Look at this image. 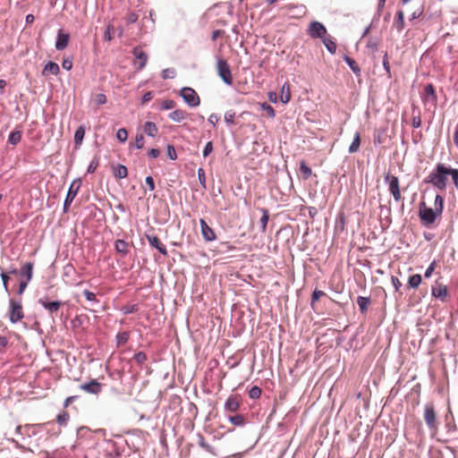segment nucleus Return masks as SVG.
Returning a JSON list of instances; mask_svg holds the SVG:
<instances>
[{"label": "nucleus", "instance_id": "nucleus-1", "mask_svg": "<svg viewBox=\"0 0 458 458\" xmlns=\"http://www.w3.org/2000/svg\"><path fill=\"white\" fill-rule=\"evenodd\" d=\"M443 210L444 198L439 194L435 198L434 208L428 207L424 201H421L419 205V217L421 224L425 226H430L437 217L442 216Z\"/></svg>", "mask_w": 458, "mask_h": 458}, {"label": "nucleus", "instance_id": "nucleus-2", "mask_svg": "<svg viewBox=\"0 0 458 458\" xmlns=\"http://www.w3.org/2000/svg\"><path fill=\"white\" fill-rule=\"evenodd\" d=\"M424 182L432 184L440 191H445L447 185V166L442 163L437 164Z\"/></svg>", "mask_w": 458, "mask_h": 458}, {"label": "nucleus", "instance_id": "nucleus-3", "mask_svg": "<svg viewBox=\"0 0 458 458\" xmlns=\"http://www.w3.org/2000/svg\"><path fill=\"white\" fill-rule=\"evenodd\" d=\"M423 417L428 428L436 433L438 429V422L436 408L432 402L425 404Z\"/></svg>", "mask_w": 458, "mask_h": 458}, {"label": "nucleus", "instance_id": "nucleus-4", "mask_svg": "<svg viewBox=\"0 0 458 458\" xmlns=\"http://www.w3.org/2000/svg\"><path fill=\"white\" fill-rule=\"evenodd\" d=\"M216 71L219 77L223 80V81L227 85L233 84V75L231 72V68L225 59H218L216 62Z\"/></svg>", "mask_w": 458, "mask_h": 458}, {"label": "nucleus", "instance_id": "nucleus-5", "mask_svg": "<svg viewBox=\"0 0 458 458\" xmlns=\"http://www.w3.org/2000/svg\"><path fill=\"white\" fill-rule=\"evenodd\" d=\"M386 182L388 183V189L395 201L402 199V194L400 191L399 179L395 175L387 174L385 177Z\"/></svg>", "mask_w": 458, "mask_h": 458}, {"label": "nucleus", "instance_id": "nucleus-6", "mask_svg": "<svg viewBox=\"0 0 458 458\" xmlns=\"http://www.w3.org/2000/svg\"><path fill=\"white\" fill-rule=\"evenodd\" d=\"M431 294L442 302H445L449 295L448 288L439 280H436L431 287Z\"/></svg>", "mask_w": 458, "mask_h": 458}, {"label": "nucleus", "instance_id": "nucleus-7", "mask_svg": "<svg viewBox=\"0 0 458 458\" xmlns=\"http://www.w3.org/2000/svg\"><path fill=\"white\" fill-rule=\"evenodd\" d=\"M181 96L183 100L192 107L198 106L200 104V98L198 96L197 92L191 88H182L181 89Z\"/></svg>", "mask_w": 458, "mask_h": 458}, {"label": "nucleus", "instance_id": "nucleus-8", "mask_svg": "<svg viewBox=\"0 0 458 458\" xmlns=\"http://www.w3.org/2000/svg\"><path fill=\"white\" fill-rule=\"evenodd\" d=\"M10 320L12 323H17L21 320L24 317V313L22 310V305L21 302L15 301L14 300H10Z\"/></svg>", "mask_w": 458, "mask_h": 458}, {"label": "nucleus", "instance_id": "nucleus-9", "mask_svg": "<svg viewBox=\"0 0 458 458\" xmlns=\"http://www.w3.org/2000/svg\"><path fill=\"white\" fill-rule=\"evenodd\" d=\"M132 54L135 57L134 65H136L139 70L143 69L148 62L147 54L140 47H134Z\"/></svg>", "mask_w": 458, "mask_h": 458}, {"label": "nucleus", "instance_id": "nucleus-10", "mask_svg": "<svg viewBox=\"0 0 458 458\" xmlns=\"http://www.w3.org/2000/svg\"><path fill=\"white\" fill-rule=\"evenodd\" d=\"M308 31L309 35L314 38H322L327 33L325 26L318 21H312Z\"/></svg>", "mask_w": 458, "mask_h": 458}, {"label": "nucleus", "instance_id": "nucleus-11", "mask_svg": "<svg viewBox=\"0 0 458 458\" xmlns=\"http://www.w3.org/2000/svg\"><path fill=\"white\" fill-rule=\"evenodd\" d=\"M80 388L89 394H98L102 391V385L96 379L80 386Z\"/></svg>", "mask_w": 458, "mask_h": 458}, {"label": "nucleus", "instance_id": "nucleus-12", "mask_svg": "<svg viewBox=\"0 0 458 458\" xmlns=\"http://www.w3.org/2000/svg\"><path fill=\"white\" fill-rule=\"evenodd\" d=\"M199 223H200L201 233H202L203 238L207 242H211V241L216 240V235L214 230L208 226V225L206 223V221L204 219H200Z\"/></svg>", "mask_w": 458, "mask_h": 458}, {"label": "nucleus", "instance_id": "nucleus-13", "mask_svg": "<svg viewBox=\"0 0 458 458\" xmlns=\"http://www.w3.org/2000/svg\"><path fill=\"white\" fill-rule=\"evenodd\" d=\"M146 237L152 247L157 249L164 256H167V250L165 246L161 242L160 239L157 235L148 234Z\"/></svg>", "mask_w": 458, "mask_h": 458}, {"label": "nucleus", "instance_id": "nucleus-14", "mask_svg": "<svg viewBox=\"0 0 458 458\" xmlns=\"http://www.w3.org/2000/svg\"><path fill=\"white\" fill-rule=\"evenodd\" d=\"M38 302L51 314L56 313L63 304L60 301H47L45 299H39Z\"/></svg>", "mask_w": 458, "mask_h": 458}, {"label": "nucleus", "instance_id": "nucleus-15", "mask_svg": "<svg viewBox=\"0 0 458 458\" xmlns=\"http://www.w3.org/2000/svg\"><path fill=\"white\" fill-rule=\"evenodd\" d=\"M240 408V397L237 395H231L227 398L225 403V409L231 412H235Z\"/></svg>", "mask_w": 458, "mask_h": 458}, {"label": "nucleus", "instance_id": "nucleus-16", "mask_svg": "<svg viewBox=\"0 0 458 458\" xmlns=\"http://www.w3.org/2000/svg\"><path fill=\"white\" fill-rule=\"evenodd\" d=\"M69 39V34L63 33L62 30H59L57 34V39L55 42V48L57 50H64L68 46Z\"/></svg>", "mask_w": 458, "mask_h": 458}, {"label": "nucleus", "instance_id": "nucleus-17", "mask_svg": "<svg viewBox=\"0 0 458 458\" xmlns=\"http://www.w3.org/2000/svg\"><path fill=\"white\" fill-rule=\"evenodd\" d=\"M19 274L21 277H24L27 280V282H30L32 278L33 274V263H25L20 269Z\"/></svg>", "mask_w": 458, "mask_h": 458}, {"label": "nucleus", "instance_id": "nucleus-18", "mask_svg": "<svg viewBox=\"0 0 458 458\" xmlns=\"http://www.w3.org/2000/svg\"><path fill=\"white\" fill-rule=\"evenodd\" d=\"M437 99V97L434 86L432 84H428L425 87V95L423 97L424 102L432 101L434 104H436Z\"/></svg>", "mask_w": 458, "mask_h": 458}, {"label": "nucleus", "instance_id": "nucleus-19", "mask_svg": "<svg viewBox=\"0 0 458 458\" xmlns=\"http://www.w3.org/2000/svg\"><path fill=\"white\" fill-rule=\"evenodd\" d=\"M59 72H60L59 65L56 63L50 61L45 65V67L42 71V74L47 75L48 73H51L53 75H57L59 73Z\"/></svg>", "mask_w": 458, "mask_h": 458}, {"label": "nucleus", "instance_id": "nucleus-20", "mask_svg": "<svg viewBox=\"0 0 458 458\" xmlns=\"http://www.w3.org/2000/svg\"><path fill=\"white\" fill-rule=\"evenodd\" d=\"M115 250L121 253L123 256H126L129 253V243L124 240H116L114 242Z\"/></svg>", "mask_w": 458, "mask_h": 458}, {"label": "nucleus", "instance_id": "nucleus-21", "mask_svg": "<svg viewBox=\"0 0 458 458\" xmlns=\"http://www.w3.org/2000/svg\"><path fill=\"white\" fill-rule=\"evenodd\" d=\"M188 116V114L185 110H182V109H176L174 111H173L170 114H169V118L174 121V122H177V123H181L182 121H183L184 119H186Z\"/></svg>", "mask_w": 458, "mask_h": 458}, {"label": "nucleus", "instance_id": "nucleus-22", "mask_svg": "<svg viewBox=\"0 0 458 458\" xmlns=\"http://www.w3.org/2000/svg\"><path fill=\"white\" fill-rule=\"evenodd\" d=\"M198 445L202 448L204 449L205 451L208 452L209 454H213V455H216L217 453H216V450L215 447H213L212 445H210L209 444H208L205 440V437L202 436V435H199L198 436Z\"/></svg>", "mask_w": 458, "mask_h": 458}, {"label": "nucleus", "instance_id": "nucleus-23", "mask_svg": "<svg viewBox=\"0 0 458 458\" xmlns=\"http://www.w3.org/2000/svg\"><path fill=\"white\" fill-rule=\"evenodd\" d=\"M79 188H80V185H77L75 187V183L74 182L72 183V185L70 186V189L68 191L65 201H64V208H66L72 202L73 199L77 195Z\"/></svg>", "mask_w": 458, "mask_h": 458}, {"label": "nucleus", "instance_id": "nucleus-24", "mask_svg": "<svg viewBox=\"0 0 458 458\" xmlns=\"http://www.w3.org/2000/svg\"><path fill=\"white\" fill-rule=\"evenodd\" d=\"M114 175L118 179H123L128 175V169L123 165H116L113 166Z\"/></svg>", "mask_w": 458, "mask_h": 458}, {"label": "nucleus", "instance_id": "nucleus-25", "mask_svg": "<svg viewBox=\"0 0 458 458\" xmlns=\"http://www.w3.org/2000/svg\"><path fill=\"white\" fill-rule=\"evenodd\" d=\"M280 98H281V101L284 104H286V103H288L290 101V99H291V90H290L289 83H284L282 86Z\"/></svg>", "mask_w": 458, "mask_h": 458}, {"label": "nucleus", "instance_id": "nucleus-26", "mask_svg": "<svg viewBox=\"0 0 458 458\" xmlns=\"http://www.w3.org/2000/svg\"><path fill=\"white\" fill-rule=\"evenodd\" d=\"M85 135V128L83 125L78 127L74 133L75 147L78 148L81 145Z\"/></svg>", "mask_w": 458, "mask_h": 458}, {"label": "nucleus", "instance_id": "nucleus-27", "mask_svg": "<svg viewBox=\"0 0 458 458\" xmlns=\"http://www.w3.org/2000/svg\"><path fill=\"white\" fill-rule=\"evenodd\" d=\"M144 131L150 137H155L157 134L158 129L156 123L152 122H146L144 124Z\"/></svg>", "mask_w": 458, "mask_h": 458}, {"label": "nucleus", "instance_id": "nucleus-28", "mask_svg": "<svg viewBox=\"0 0 458 458\" xmlns=\"http://www.w3.org/2000/svg\"><path fill=\"white\" fill-rule=\"evenodd\" d=\"M422 282V277L420 274H414L411 276L408 279V287L416 289L420 286Z\"/></svg>", "mask_w": 458, "mask_h": 458}, {"label": "nucleus", "instance_id": "nucleus-29", "mask_svg": "<svg viewBox=\"0 0 458 458\" xmlns=\"http://www.w3.org/2000/svg\"><path fill=\"white\" fill-rule=\"evenodd\" d=\"M394 26L398 31H402L404 28V13L401 10L396 13Z\"/></svg>", "mask_w": 458, "mask_h": 458}, {"label": "nucleus", "instance_id": "nucleus-30", "mask_svg": "<svg viewBox=\"0 0 458 458\" xmlns=\"http://www.w3.org/2000/svg\"><path fill=\"white\" fill-rule=\"evenodd\" d=\"M370 303L369 298L359 296L357 298V304L362 313H365L368 310V307Z\"/></svg>", "mask_w": 458, "mask_h": 458}, {"label": "nucleus", "instance_id": "nucleus-31", "mask_svg": "<svg viewBox=\"0 0 458 458\" xmlns=\"http://www.w3.org/2000/svg\"><path fill=\"white\" fill-rule=\"evenodd\" d=\"M360 146V135L359 132H356L353 138L352 144L349 147L350 153H355L359 150Z\"/></svg>", "mask_w": 458, "mask_h": 458}, {"label": "nucleus", "instance_id": "nucleus-32", "mask_svg": "<svg viewBox=\"0 0 458 458\" xmlns=\"http://www.w3.org/2000/svg\"><path fill=\"white\" fill-rule=\"evenodd\" d=\"M300 171L304 180L309 179L312 174V170L310 168L304 161L300 163Z\"/></svg>", "mask_w": 458, "mask_h": 458}, {"label": "nucleus", "instance_id": "nucleus-33", "mask_svg": "<svg viewBox=\"0 0 458 458\" xmlns=\"http://www.w3.org/2000/svg\"><path fill=\"white\" fill-rule=\"evenodd\" d=\"M344 61L347 63V64L349 65V67L351 68V70L356 74V75H359L360 72V69L358 65V64L353 60L352 59L351 57L349 56H345L344 57Z\"/></svg>", "mask_w": 458, "mask_h": 458}, {"label": "nucleus", "instance_id": "nucleus-34", "mask_svg": "<svg viewBox=\"0 0 458 458\" xmlns=\"http://www.w3.org/2000/svg\"><path fill=\"white\" fill-rule=\"evenodd\" d=\"M70 420V415L67 411H64L60 412L56 417V421L61 426H66Z\"/></svg>", "mask_w": 458, "mask_h": 458}, {"label": "nucleus", "instance_id": "nucleus-35", "mask_svg": "<svg viewBox=\"0 0 458 458\" xmlns=\"http://www.w3.org/2000/svg\"><path fill=\"white\" fill-rule=\"evenodd\" d=\"M21 133L19 131H12L8 138V141L13 145L18 144L21 141Z\"/></svg>", "mask_w": 458, "mask_h": 458}, {"label": "nucleus", "instance_id": "nucleus-36", "mask_svg": "<svg viewBox=\"0 0 458 458\" xmlns=\"http://www.w3.org/2000/svg\"><path fill=\"white\" fill-rule=\"evenodd\" d=\"M229 420L234 426H242L245 423V419L241 414L229 417Z\"/></svg>", "mask_w": 458, "mask_h": 458}, {"label": "nucleus", "instance_id": "nucleus-37", "mask_svg": "<svg viewBox=\"0 0 458 458\" xmlns=\"http://www.w3.org/2000/svg\"><path fill=\"white\" fill-rule=\"evenodd\" d=\"M452 177L453 182L458 188V169L447 167V176Z\"/></svg>", "mask_w": 458, "mask_h": 458}, {"label": "nucleus", "instance_id": "nucleus-38", "mask_svg": "<svg viewBox=\"0 0 458 458\" xmlns=\"http://www.w3.org/2000/svg\"><path fill=\"white\" fill-rule=\"evenodd\" d=\"M129 333L128 332H122V333H119L117 335H116V340H117V344L118 345H123L125 344L128 340H129Z\"/></svg>", "mask_w": 458, "mask_h": 458}, {"label": "nucleus", "instance_id": "nucleus-39", "mask_svg": "<svg viewBox=\"0 0 458 458\" xmlns=\"http://www.w3.org/2000/svg\"><path fill=\"white\" fill-rule=\"evenodd\" d=\"M263 216L260 218V225L262 232H265L267 229V225L269 219L268 210L262 209Z\"/></svg>", "mask_w": 458, "mask_h": 458}, {"label": "nucleus", "instance_id": "nucleus-40", "mask_svg": "<svg viewBox=\"0 0 458 458\" xmlns=\"http://www.w3.org/2000/svg\"><path fill=\"white\" fill-rule=\"evenodd\" d=\"M262 390L260 387L254 386L249 391V395L251 399H259L261 395Z\"/></svg>", "mask_w": 458, "mask_h": 458}, {"label": "nucleus", "instance_id": "nucleus-41", "mask_svg": "<svg viewBox=\"0 0 458 458\" xmlns=\"http://www.w3.org/2000/svg\"><path fill=\"white\" fill-rule=\"evenodd\" d=\"M93 101L94 103L97 105V106H101V105H105L107 101L106 99V97L105 94L103 93H98V94H96L94 97H93Z\"/></svg>", "mask_w": 458, "mask_h": 458}, {"label": "nucleus", "instance_id": "nucleus-42", "mask_svg": "<svg viewBox=\"0 0 458 458\" xmlns=\"http://www.w3.org/2000/svg\"><path fill=\"white\" fill-rule=\"evenodd\" d=\"M324 44H325L327 49L331 54H335V51H336V44L334 42L333 39H331V38H325L324 39Z\"/></svg>", "mask_w": 458, "mask_h": 458}, {"label": "nucleus", "instance_id": "nucleus-43", "mask_svg": "<svg viewBox=\"0 0 458 458\" xmlns=\"http://www.w3.org/2000/svg\"><path fill=\"white\" fill-rule=\"evenodd\" d=\"M261 109L263 111H265L270 118L275 117V115H276L275 109L270 105H268L267 103H263V104H261Z\"/></svg>", "mask_w": 458, "mask_h": 458}, {"label": "nucleus", "instance_id": "nucleus-44", "mask_svg": "<svg viewBox=\"0 0 458 458\" xmlns=\"http://www.w3.org/2000/svg\"><path fill=\"white\" fill-rule=\"evenodd\" d=\"M116 138L121 142H125L128 139V132L126 129L122 128L117 131Z\"/></svg>", "mask_w": 458, "mask_h": 458}, {"label": "nucleus", "instance_id": "nucleus-45", "mask_svg": "<svg viewBox=\"0 0 458 458\" xmlns=\"http://www.w3.org/2000/svg\"><path fill=\"white\" fill-rule=\"evenodd\" d=\"M176 103L172 99H165L162 102L161 108L164 110H169L174 108Z\"/></svg>", "mask_w": 458, "mask_h": 458}, {"label": "nucleus", "instance_id": "nucleus-46", "mask_svg": "<svg viewBox=\"0 0 458 458\" xmlns=\"http://www.w3.org/2000/svg\"><path fill=\"white\" fill-rule=\"evenodd\" d=\"M133 359L139 364H143L147 360V355L143 352H139L134 354Z\"/></svg>", "mask_w": 458, "mask_h": 458}, {"label": "nucleus", "instance_id": "nucleus-47", "mask_svg": "<svg viewBox=\"0 0 458 458\" xmlns=\"http://www.w3.org/2000/svg\"><path fill=\"white\" fill-rule=\"evenodd\" d=\"M324 295H326V293L323 291L316 289L311 296V305H313L315 301H318Z\"/></svg>", "mask_w": 458, "mask_h": 458}, {"label": "nucleus", "instance_id": "nucleus-48", "mask_svg": "<svg viewBox=\"0 0 458 458\" xmlns=\"http://www.w3.org/2000/svg\"><path fill=\"white\" fill-rule=\"evenodd\" d=\"M436 266H437L436 260H433L429 264V266L428 267V268L426 269L425 274H424V276L426 278H429L432 276V274H433V272H434V270L436 268Z\"/></svg>", "mask_w": 458, "mask_h": 458}, {"label": "nucleus", "instance_id": "nucleus-49", "mask_svg": "<svg viewBox=\"0 0 458 458\" xmlns=\"http://www.w3.org/2000/svg\"><path fill=\"white\" fill-rule=\"evenodd\" d=\"M198 177L200 184L203 186V188H206V175L203 168L198 169Z\"/></svg>", "mask_w": 458, "mask_h": 458}, {"label": "nucleus", "instance_id": "nucleus-50", "mask_svg": "<svg viewBox=\"0 0 458 458\" xmlns=\"http://www.w3.org/2000/svg\"><path fill=\"white\" fill-rule=\"evenodd\" d=\"M98 165H99L98 159V158H94V159L90 162V164H89V167H88V173H89V174H93V173L97 170V168L98 167Z\"/></svg>", "mask_w": 458, "mask_h": 458}, {"label": "nucleus", "instance_id": "nucleus-51", "mask_svg": "<svg viewBox=\"0 0 458 458\" xmlns=\"http://www.w3.org/2000/svg\"><path fill=\"white\" fill-rule=\"evenodd\" d=\"M144 136L142 134H137L135 138V147L137 148H142L144 147Z\"/></svg>", "mask_w": 458, "mask_h": 458}, {"label": "nucleus", "instance_id": "nucleus-52", "mask_svg": "<svg viewBox=\"0 0 458 458\" xmlns=\"http://www.w3.org/2000/svg\"><path fill=\"white\" fill-rule=\"evenodd\" d=\"M167 156L172 160H175L177 158L176 150L174 146H172V145L167 146Z\"/></svg>", "mask_w": 458, "mask_h": 458}, {"label": "nucleus", "instance_id": "nucleus-53", "mask_svg": "<svg viewBox=\"0 0 458 458\" xmlns=\"http://www.w3.org/2000/svg\"><path fill=\"white\" fill-rule=\"evenodd\" d=\"M83 295L89 301H98L96 294L89 290H84Z\"/></svg>", "mask_w": 458, "mask_h": 458}, {"label": "nucleus", "instance_id": "nucleus-54", "mask_svg": "<svg viewBox=\"0 0 458 458\" xmlns=\"http://www.w3.org/2000/svg\"><path fill=\"white\" fill-rule=\"evenodd\" d=\"M235 117V113L233 111H228L225 114V121L227 123H233Z\"/></svg>", "mask_w": 458, "mask_h": 458}, {"label": "nucleus", "instance_id": "nucleus-55", "mask_svg": "<svg viewBox=\"0 0 458 458\" xmlns=\"http://www.w3.org/2000/svg\"><path fill=\"white\" fill-rule=\"evenodd\" d=\"M383 66H384L386 72L388 74H390L391 70H390V64H389L387 53L385 54L384 58H383Z\"/></svg>", "mask_w": 458, "mask_h": 458}, {"label": "nucleus", "instance_id": "nucleus-56", "mask_svg": "<svg viewBox=\"0 0 458 458\" xmlns=\"http://www.w3.org/2000/svg\"><path fill=\"white\" fill-rule=\"evenodd\" d=\"M213 151V144L211 141H208L203 150V156L206 157Z\"/></svg>", "mask_w": 458, "mask_h": 458}, {"label": "nucleus", "instance_id": "nucleus-57", "mask_svg": "<svg viewBox=\"0 0 458 458\" xmlns=\"http://www.w3.org/2000/svg\"><path fill=\"white\" fill-rule=\"evenodd\" d=\"M391 281L394 287L395 292H398L402 286L401 281L396 276H392Z\"/></svg>", "mask_w": 458, "mask_h": 458}, {"label": "nucleus", "instance_id": "nucleus-58", "mask_svg": "<svg viewBox=\"0 0 458 458\" xmlns=\"http://www.w3.org/2000/svg\"><path fill=\"white\" fill-rule=\"evenodd\" d=\"M78 398V395H72V396H69L67 397L65 400H64V408H67L70 404H72L76 399Z\"/></svg>", "mask_w": 458, "mask_h": 458}, {"label": "nucleus", "instance_id": "nucleus-59", "mask_svg": "<svg viewBox=\"0 0 458 458\" xmlns=\"http://www.w3.org/2000/svg\"><path fill=\"white\" fill-rule=\"evenodd\" d=\"M62 66L64 69L70 71L72 68V61L71 59H64Z\"/></svg>", "mask_w": 458, "mask_h": 458}, {"label": "nucleus", "instance_id": "nucleus-60", "mask_svg": "<svg viewBox=\"0 0 458 458\" xmlns=\"http://www.w3.org/2000/svg\"><path fill=\"white\" fill-rule=\"evenodd\" d=\"M152 98H153V94L151 91L146 92L143 95L142 99H141L142 104H145V103L150 101L152 99Z\"/></svg>", "mask_w": 458, "mask_h": 458}, {"label": "nucleus", "instance_id": "nucleus-61", "mask_svg": "<svg viewBox=\"0 0 458 458\" xmlns=\"http://www.w3.org/2000/svg\"><path fill=\"white\" fill-rule=\"evenodd\" d=\"M146 183L148 184V186L149 188V191H154L155 190L154 179L151 176H147L146 177Z\"/></svg>", "mask_w": 458, "mask_h": 458}, {"label": "nucleus", "instance_id": "nucleus-62", "mask_svg": "<svg viewBox=\"0 0 458 458\" xmlns=\"http://www.w3.org/2000/svg\"><path fill=\"white\" fill-rule=\"evenodd\" d=\"M1 278L3 280V284H4V287L5 291L8 292L9 276H7V274L2 273L1 274Z\"/></svg>", "mask_w": 458, "mask_h": 458}, {"label": "nucleus", "instance_id": "nucleus-63", "mask_svg": "<svg viewBox=\"0 0 458 458\" xmlns=\"http://www.w3.org/2000/svg\"><path fill=\"white\" fill-rule=\"evenodd\" d=\"M28 284H29V282H27L26 279L25 280H21L20 282V287H19L18 294H21L25 291Z\"/></svg>", "mask_w": 458, "mask_h": 458}, {"label": "nucleus", "instance_id": "nucleus-64", "mask_svg": "<svg viewBox=\"0 0 458 458\" xmlns=\"http://www.w3.org/2000/svg\"><path fill=\"white\" fill-rule=\"evenodd\" d=\"M159 155H160V151L157 148H151L148 151V156L151 157L152 158H157Z\"/></svg>", "mask_w": 458, "mask_h": 458}]
</instances>
